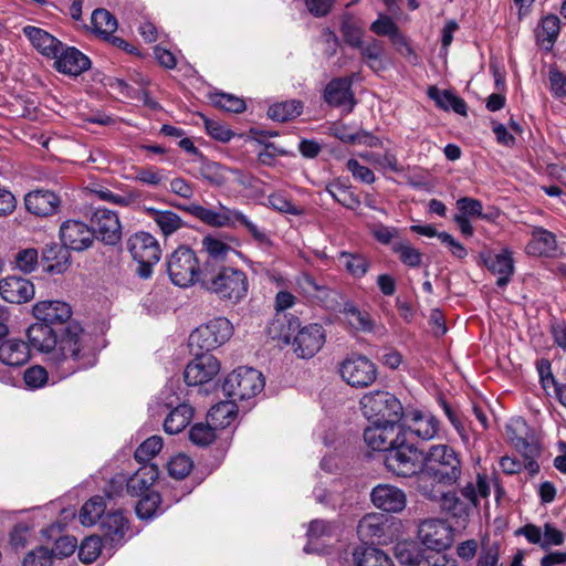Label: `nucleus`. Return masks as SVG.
<instances>
[{"label": "nucleus", "instance_id": "nucleus-1", "mask_svg": "<svg viewBox=\"0 0 566 566\" xmlns=\"http://www.w3.org/2000/svg\"><path fill=\"white\" fill-rule=\"evenodd\" d=\"M29 347L49 355V361L61 378L92 367L95 355L90 335L76 323L69 324L57 337L53 326L36 322L27 329Z\"/></svg>", "mask_w": 566, "mask_h": 566}, {"label": "nucleus", "instance_id": "nucleus-2", "mask_svg": "<svg viewBox=\"0 0 566 566\" xmlns=\"http://www.w3.org/2000/svg\"><path fill=\"white\" fill-rule=\"evenodd\" d=\"M464 471L460 451L447 443L432 444L422 453L413 488L423 497H437L441 489L459 486Z\"/></svg>", "mask_w": 566, "mask_h": 566}, {"label": "nucleus", "instance_id": "nucleus-3", "mask_svg": "<svg viewBox=\"0 0 566 566\" xmlns=\"http://www.w3.org/2000/svg\"><path fill=\"white\" fill-rule=\"evenodd\" d=\"M201 286L221 301L235 305L247 297L249 280L240 269L224 265L210 269L208 262L202 270Z\"/></svg>", "mask_w": 566, "mask_h": 566}, {"label": "nucleus", "instance_id": "nucleus-4", "mask_svg": "<svg viewBox=\"0 0 566 566\" xmlns=\"http://www.w3.org/2000/svg\"><path fill=\"white\" fill-rule=\"evenodd\" d=\"M359 407L368 421L399 423L403 418L400 400L387 390H371L361 396Z\"/></svg>", "mask_w": 566, "mask_h": 566}, {"label": "nucleus", "instance_id": "nucleus-5", "mask_svg": "<svg viewBox=\"0 0 566 566\" xmlns=\"http://www.w3.org/2000/svg\"><path fill=\"white\" fill-rule=\"evenodd\" d=\"M397 443L384 457L386 469L397 476H415L421 469L418 449L411 440H405L403 433H397Z\"/></svg>", "mask_w": 566, "mask_h": 566}, {"label": "nucleus", "instance_id": "nucleus-6", "mask_svg": "<svg viewBox=\"0 0 566 566\" xmlns=\"http://www.w3.org/2000/svg\"><path fill=\"white\" fill-rule=\"evenodd\" d=\"M167 272L170 281L180 287H188L201 282L202 271L195 251L188 247L177 248L167 259Z\"/></svg>", "mask_w": 566, "mask_h": 566}, {"label": "nucleus", "instance_id": "nucleus-7", "mask_svg": "<svg viewBox=\"0 0 566 566\" xmlns=\"http://www.w3.org/2000/svg\"><path fill=\"white\" fill-rule=\"evenodd\" d=\"M264 385V377L259 370L243 366L226 377L222 390L233 401L245 400L261 392Z\"/></svg>", "mask_w": 566, "mask_h": 566}, {"label": "nucleus", "instance_id": "nucleus-8", "mask_svg": "<svg viewBox=\"0 0 566 566\" xmlns=\"http://www.w3.org/2000/svg\"><path fill=\"white\" fill-rule=\"evenodd\" d=\"M126 248L133 259L138 263L137 274L142 279H149L153 268L161 255L160 245L155 237L148 232H137L129 237Z\"/></svg>", "mask_w": 566, "mask_h": 566}, {"label": "nucleus", "instance_id": "nucleus-9", "mask_svg": "<svg viewBox=\"0 0 566 566\" xmlns=\"http://www.w3.org/2000/svg\"><path fill=\"white\" fill-rule=\"evenodd\" d=\"M232 324L226 317H218L209 321L207 324L197 327L189 336V347L191 350H199L209 354L218 348L232 335Z\"/></svg>", "mask_w": 566, "mask_h": 566}, {"label": "nucleus", "instance_id": "nucleus-10", "mask_svg": "<svg viewBox=\"0 0 566 566\" xmlns=\"http://www.w3.org/2000/svg\"><path fill=\"white\" fill-rule=\"evenodd\" d=\"M339 374L344 381L354 388H367L377 379V367L366 356L352 355L339 365Z\"/></svg>", "mask_w": 566, "mask_h": 566}, {"label": "nucleus", "instance_id": "nucleus-11", "mask_svg": "<svg viewBox=\"0 0 566 566\" xmlns=\"http://www.w3.org/2000/svg\"><path fill=\"white\" fill-rule=\"evenodd\" d=\"M397 433H403L405 440L415 436L421 440L433 439L439 431V420L431 413H423L418 409H407L398 423Z\"/></svg>", "mask_w": 566, "mask_h": 566}, {"label": "nucleus", "instance_id": "nucleus-12", "mask_svg": "<svg viewBox=\"0 0 566 566\" xmlns=\"http://www.w3.org/2000/svg\"><path fill=\"white\" fill-rule=\"evenodd\" d=\"M418 537L427 546L426 549L441 552L451 546L453 533L451 526L443 520L429 518L419 525Z\"/></svg>", "mask_w": 566, "mask_h": 566}, {"label": "nucleus", "instance_id": "nucleus-13", "mask_svg": "<svg viewBox=\"0 0 566 566\" xmlns=\"http://www.w3.org/2000/svg\"><path fill=\"white\" fill-rule=\"evenodd\" d=\"M93 238L105 244L114 245L122 238V226L116 212L106 208H96L91 216Z\"/></svg>", "mask_w": 566, "mask_h": 566}, {"label": "nucleus", "instance_id": "nucleus-14", "mask_svg": "<svg viewBox=\"0 0 566 566\" xmlns=\"http://www.w3.org/2000/svg\"><path fill=\"white\" fill-rule=\"evenodd\" d=\"M195 358L186 366L184 378L188 386H198L210 381L220 370L218 359L211 354L191 350Z\"/></svg>", "mask_w": 566, "mask_h": 566}, {"label": "nucleus", "instance_id": "nucleus-15", "mask_svg": "<svg viewBox=\"0 0 566 566\" xmlns=\"http://www.w3.org/2000/svg\"><path fill=\"white\" fill-rule=\"evenodd\" d=\"M325 343V332L319 324L303 326L293 339V349L300 358H312Z\"/></svg>", "mask_w": 566, "mask_h": 566}, {"label": "nucleus", "instance_id": "nucleus-16", "mask_svg": "<svg viewBox=\"0 0 566 566\" xmlns=\"http://www.w3.org/2000/svg\"><path fill=\"white\" fill-rule=\"evenodd\" d=\"M370 501L378 510L387 513H400L407 505V495L398 486L380 483L373 488Z\"/></svg>", "mask_w": 566, "mask_h": 566}, {"label": "nucleus", "instance_id": "nucleus-17", "mask_svg": "<svg viewBox=\"0 0 566 566\" xmlns=\"http://www.w3.org/2000/svg\"><path fill=\"white\" fill-rule=\"evenodd\" d=\"M60 239L66 249L84 251L94 241L92 229L82 221L66 220L60 227Z\"/></svg>", "mask_w": 566, "mask_h": 566}, {"label": "nucleus", "instance_id": "nucleus-18", "mask_svg": "<svg viewBox=\"0 0 566 566\" xmlns=\"http://www.w3.org/2000/svg\"><path fill=\"white\" fill-rule=\"evenodd\" d=\"M364 431V440L366 444L375 451H384L385 453L394 447L397 439L398 423L369 421Z\"/></svg>", "mask_w": 566, "mask_h": 566}, {"label": "nucleus", "instance_id": "nucleus-19", "mask_svg": "<svg viewBox=\"0 0 566 566\" xmlns=\"http://www.w3.org/2000/svg\"><path fill=\"white\" fill-rule=\"evenodd\" d=\"M53 59L57 72L72 76H78L91 67V60L85 54L76 48L65 46L63 43L60 53Z\"/></svg>", "mask_w": 566, "mask_h": 566}, {"label": "nucleus", "instance_id": "nucleus-20", "mask_svg": "<svg viewBox=\"0 0 566 566\" xmlns=\"http://www.w3.org/2000/svg\"><path fill=\"white\" fill-rule=\"evenodd\" d=\"M184 211L193 216L201 222L217 228H224L232 226V218L235 209H230L223 205H219L217 210L209 209L197 203H190L187 206H180Z\"/></svg>", "mask_w": 566, "mask_h": 566}, {"label": "nucleus", "instance_id": "nucleus-21", "mask_svg": "<svg viewBox=\"0 0 566 566\" xmlns=\"http://www.w3.org/2000/svg\"><path fill=\"white\" fill-rule=\"evenodd\" d=\"M25 209L36 217H50L59 212L61 199L50 190H34L24 197Z\"/></svg>", "mask_w": 566, "mask_h": 566}, {"label": "nucleus", "instance_id": "nucleus-22", "mask_svg": "<svg viewBox=\"0 0 566 566\" xmlns=\"http://www.w3.org/2000/svg\"><path fill=\"white\" fill-rule=\"evenodd\" d=\"M297 285L305 296L316 300L326 308L335 310L338 304V293L335 290L318 283L315 277L307 273H303L297 279Z\"/></svg>", "mask_w": 566, "mask_h": 566}, {"label": "nucleus", "instance_id": "nucleus-23", "mask_svg": "<svg viewBox=\"0 0 566 566\" xmlns=\"http://www.w3.org/2000/svg\"><path fill=\"white\" fill-rule=\"evenodd\" d=\"M0 295L12 304L25 303L34 296V285L21 276H8L0 280Z\"/></svg>", "mask_w": 566, "mask_h": 566}, {"label": "nucleus", "instance_id": "nucleus-24", "mask_svg": "<svg viewBox=\"0 0 566 566\" xmlns=\"http://www.w3.org/2000/svg\"><path fill=\"white\" fill-rule=\"evenodd\" d=\"M33 315L40 323H46L50 326L62 325L72 316L71 306L61 301H40L33 306Z\"/></svg>", "mask_w": 566, "mask_h": 566}, {"label": "nucleus", "instance_id": "nucleus-25", "mask_svg": "<svg viewBox=\"0 0 566 566\" xmlns=\"http://www.w3.org/2000/svg\"><path fill=\"white\" fill-rule=\"evenodd\" d=\"M128 530V520L120 510L107 512L101 521L102 536L109 547L122 545Z\"/></svg>", "mask_w": 566, "mask_h": 566}, {"label": "nucleus", "instance_id": "nucleus-26", "mask_svg": "<svg viewBox=\"0 0 566 566\" xmlns=\"http://www.w3.org/2000/svg\"><path fill=\"white\" fill-rule=\"evenodd\" d=\"M352 82L345 77L332 80L325 87L324 99L333 107H347L352 112L356 102L352 92Z\"/></svg>", "mask_w": 566, "mask_h": 566}, {"label": "nucleus", "instance_id": "nucleus-27", "mask_svg": "<svg viewBox=\"0 0 566 566\" xmlns=\"http://www.w3.org/2000/svg\"><path fill=\"white\" fill-rule=\"evenodd\" d=\"M22 32L32 46L43 56L50 59L56 57V54L60 53L62 49V42L41 28L25 25Z\"/></svg>", "mask_w": 566, "mask_h": 566}, {"label": "nucleus", "instance_id": "nucleus-28", "mask_svg": "<svg viewBox=\"0 0 566 566\" xmlns=\"http://www.w3.org/2000/svg\"><path fill=\"white\" fill-rule=\"evenodd\" d=\"M483 262L490 272L499 275L496 280L499 287L503 289L511 282L514 274V260L509 249H504L495 255L483 258Z\"/></svg>", "mask_w": 566, "mask_h": 566}, {"label": "nucleus", "instance_id": "nucleus-29", "mask_svg": "<svg viewBox=\"0 0 566 566\" xmlns=\"http://www.w3.org/2000/svg\"><path fill=\"white\" fill-rule=\"evenodd\" d=\"M532 239L525 247V252L532 256H555L557 253V241L553 232L535 227L531 232Z\"/></svg>", "mask_w": 566, "mask_h": 566}, {"label": "nucleus", "instance_id": "nucleus-30", "mask_svg": "<svg viewBox=\"0 0 566 566\" xmlns=\"http://www.w3.org/2000/svg\"><path fill=\"white\" fill-rule=\"evenodd\" d=\"M30 359V347L22 339L10 338L0 344V361L9 367H20Z\"/></svg>", "mask_w": 566, "mask_h": 566}, {"label": "nucleus", "instance_id": "nucleus-31", "mask_svg": "<svg viewBox=\"0 0 566 566\" xmlns=\"http://www.w3.org/2000/svg\"><path fill=\"white\" fill-rule=\"evenodd\" d=\"M196 177L207 181L212 187H222L229 179L231 170L219 163L211 161L200 156L196 166Z\"/></svg>", "mask_w": 566, "mask_h": 566}, {"label": "nucleus", "instance_id": "nucleus-32", "mask_svg": "<svg viewBox=\"0 0 566 566\" xmlns=\"http://www.w3.org/2000/svg\"><path fill=\"white\" fill-rule=\"evenodd\" d=\"M157 478V467L154 464H144L127 480V493L132 496H142L150 489Z\"/></svg>", "mask_w": 566, "mask_h": 566}, {"label": "nucleus", "instance_id": "nucleus-33", "mask_svg": "<svg viewBox=\"0 0 566 566\" xmlns=\"http://www.w3.org/2000/svg\"><path fill=\"white\" fill-rule=\"evenodd\" d=\"M356 566H394L389 555L376 546H358L353 553Z\"/></svg>", "mask_w": 566, "mask_h": 566}, {"label": "nucleus", "instance_id": "nucleus-34", "mask_svg": "<svg viewBox=\"0 0 566 566\" xmlns=\"http://www.w3.org/2000/svg\"><path fill=\"white\" fill-rule=\"evenodd\" d=\"M238 413V407L235 401H221L210 408L207 415V420L212 427L218 429H224L231 424Z\"/></svg>", "mask_w": 566, "mask_h": 566}, {"label": "nucleus", "instance_id": "nucleus-35", "mask_svg": "<svg viewBox=\"0 0 566 566\" xmlns=\"http://www.w3.org/2000/svg\"><path fill=\"white\" fill-rule=\"evenodd\" d=\"M193 418V408L188 403L178 405L165 418L164 430L169 434L181 432Z\"/></svg>", "mask_w": 566, "mask_h": 566}, {"label": "nucleus", "instance_id": "nucleus-36", "mask_svg": "<svg viewBox=\"0 0 566 566\" xmlns=\"http://www.w3.org/2000/svg\"><path fill=\"white\" fill-rule=\"evenodd\" d=\"M148 216L154 220L165 237H169L185 226L182 219L174 211L146 208Z\"/></svg>", "mask_w": 566, "mask_h": 566}, {"label": "nucleus", "instance_id": "nucleus-37", "mask_svg": "<svg viewBox=\"0 0 566 566\" xmlns=\"http://www.w3.org/2000/svg\"><path fill=\"white\" fill-rule=\"evenodd\" d=\"M428 96L436 102L437 106L443 111L452 109L459 115L467 114V104L465 102L452 94L450 91H441L436 86H430L428 88Z\"/></svg>", "mask_w": 566, "mask_h": 566}, {"label": "nucleus", "instance_id": "nucleus-38", "mask_svg": "<svg viewBox=\"0 0 566 566\" xmlns=\"http://www.w3.org/2000/svg\"><path fill=\"white\" fill-rule=\"evenodd\" d=\"M426 551L415 541H400L394 547L397 560L406 566H418Z\"/></svg>", "mask_w": 566, "mask_h": 566}, {"label": "nucleus", "instance_id": "nucleus-39", "mask_svg": "<svg viewBox=\"0 0 566 566\" xmlns=\"http://www.w3.org/2000/svg\"><path fill=\"white\" fill-rule=\"evenodd\" d=\"M560 31V20L556 14H547L542 18L536 29L537 41L549 50L553 48Z\"/></svg>", "mask_w": 566, "mask_h": 566}, {"label": "nucleus", "instance_id": "nucleus-40", "mask_svg": "<svg viewBox=\"0 0 566 566\" xmlns=\"http://www.w3.org/2000/svg\"><path fill=\"white\" fill-rule=\"evenodd\" d=\"M43 261L48 262L46 271L62 273L67 268L69 252L63 245L56 243L46 244L42 251Z\"/></svg>", "mask_w": 566, "mask_h": 566}, {"label": "nucleus", "instance_id": "nucleus-41", "mask_svg": "<svg viewBox=\"0 0 566 566\" xmlns=\"http://www.w3.org/2000/svg\"><path fill=\"white\" fill-rule=\"evenodd\" d=\"M461 496L465 500L469 506L478 507L480 497H488L490 495V485L484 474L478 473L476 483L468 482L459 490Z\"/></svg>", "mask_w": 566, "mask_h": 566}, {"label": "nucleus", "instance_id": "nucleus-42", "mask_svg": "<svg viewBox=\"0 0 566 566\" xmlns=\"http://www.w3.org/2000/svg\"><path fill=\"white\" fill-rule=\"evenodd\" d=\"M431 501H440L443 510L448 511L455 517H467L470 513L471 507L469 504L461 500L457 492L444 491L441 489V495L437 497H427Z\"/></svg>", "mask_w": 566, "mask_h": 566}, {"label": "nucleus", "instance_id": "nucleus-43", "mask_svg": "<svg viewBox=\"0 0 566 566\" xmlns=\"http://www.w3.org/2000/svg\"><path fill=\"white\" fill-rule=\"evenodd\" d=\"M336 530H337V526L333 522H328L325 520H318V518L313 520L308 525V530H307L308 543L305 545L304 551L306 553L313 552L314 549L311 547L312 544H314L321 539L324 541V539L333 537L336 533Z\"/></svg>", "mask_w": 566, "mask_h": 566}, {"label": "nucleus", "instance_id": "nucleus-44", "mask_svg": "<svg viewBox=\"0 0 566 566\" xmlns=\"http://www.w3.org/2000/svg\"><path fill=\"white\" fill-rule=\"evenodd\" d=\"M391 251L399 256L400 262L406 266L416 269L422 263V252L406 239L395 241Z\"/></svg>", "mask_w": 566, "mask_h": 566}, {"label": "nucleus", "instance_id": "nucleus-45", "mask_svg": "<svg viewBox=\"0 0 566 566\" xmlns=\"http://www.w3.org/2000/svg\"><path fill=\"white\" fill-rule=\"evenodd\" d=\"M91 23L93 31L104 39H109L118 27L116 18L106 9L94 10Z\"/></svg>", "mask_w": 566, "mask_h": 566}, {"label": "nucleus", "instance_id": "nucleus-46", "mask_svg": "<svg viewBox=\"0 0 566 566\" xmlns=\"http://www.w3.org/2000/svg\"><path fill=\"white\" fill-rule=\"evenodd\" d=\"M106 510V504L101 496H93L82 506L78 520L84 526H92L97 521H102Z\"/></svg>", "mask_w": 566, "mask_h": 566}, {"label": "nucleus", "instance_id": "nucleus-47", "mask_svg": "<svg viewBox=\"0 0 566 566\" xmlns=\"http://www.w3.org/2000/svg\"><path fill=\"white\" fill-rule=\"evenodd\" d=\"M303 111V104L300 101L291 99L273 104L268 109V115L273 120L287 122L300 116Z\"/></svg>", "mask_w": 566, "mask_h": 566}, {"label": "nucleus", "instance_id": "nucleus-48", "mask_svg": "<svg viewBox=\"0 0 566 566\" xmlns=\"http://www.w3.org/2000/svg\"><path fill=\"white\" fill-rule=\"evenodd\" d=\"M338 262L352 276L356 279L363 277L370 266V263L365 255L358 253H349L346 251H343L338 254Z\"/></svg>", "mask_w": 566, "mask_h": 566}, {"label": "nucleus", "instance_id": "nucleus-49", "mask_svg": "<svg viewBox=\"0 0 566 566\" xmlns=\"http://www.w3.org/2000/svg\"><path fill=\"white\" fill-rule=\"evenodd\" d=\"M370 31L380 36H388L394 44H406L399 28L388 15L379 14L378 19L371 23Z\"/></svg>", "mask_w": 566, "mask_h": 566}, {"label": "nucleus", "instance_id": "nucleus-50", "mask_svg": "<svg viewBox=\"0 0 566 566\" xmlns=\"http://www.w3.org/2000/svg\"><path fill=\"white\" fill-rule=\"evenodd\" d=\"M231 227L244 228L260 245L268 247L272 244V241L268 235L266 231L260 228L254 222H252L245 214H243L239 210H234Z\"/></svg>", "mask_w": 566, "mask_h": 566}, {"label": "nucleus", "instance_id": "nucleus-51", "mask_svg": "<svg viewBox=\"0 0 566 566\" xmlns=\"http://www.w3.org/2000/svg\"><path fill=\"white\" fill-rule=\"evenodd\" d=\"M109 546L103 536H88L78 547V557L85 564H91L99 556L103 548Z\"/></svg>", "mask_w": 566, "mask_h": 566}, {"label": "nucleus", "instance_id": "nucleus-52", "mask_svg": "<svg viewBox=\"0 0 566 566\" xmlns=\"http://www.w3.org/2000/svg\"><path fill=\"white\" fill-rule=\"evenodd\" d=\"M332 198L347 209H356L360 205L359 198L339 181L331 182L325 189Z\"/></svg>", "mask_w": 566, "mask_h": 566}, {"label": "nucleus", "instance_id": "nucleus-53", "mask_svg": "<svg viewBox=\"0 0 566 566\" xmlns=\"http://www.w3.org/2000/svg\"><path fill=\"white\" fill-rule=\"evenodd\" d=\"M160 495L157 492H149L142 495L135 506L136 514L142 520H149L161 512L159 504Z\"/></svg>", "mask_w": 566, "mask_h": 566}, {"label": "nucleus", "instance_id": "nucleus-54", "mask_svg": "<svg viewBox=\"0 0 566 566\" xmlns=\"http://www.w3.org/2000/svg\"><path fill=\"white\" fill-rule=\"evenodd\" d=\"M202 248L209 258L206 264L209 262L210 268L213 266L212 262L224 260L229 252L232 250L230 245L212 237H206L203 239Z\"/></svg>", "mask_w": 566, "mask_h": 566}, {"label": "nucleus", "instance_id": "nucleus-55", "mask_svg": "<svg viewBox=\"0 0 566 566\" xmlns=\"http://www.w3.org/2000/svg\"><path fill=\"white\" fill-rule=\"evenodd\" d=\"M216 429L208 421L198 422L189 430V440L198 447H207L216 439Z\"/></svg>", "mask_w": 566, "mask_h": 566}, {"label": "nucleus", "instance_id": "nucleus-56", "mask_svg": "<svg viewBox=\"0 0 566 566\" xmlns=\"http://www.w3.org/2000/svg\"><path fill=\"white\" fill-rule=\"evenodd\" d=\"M357 533L361 538L380 537L384 534L380 517L376 514L365 515L357 525Z\"/></svg>", "mask_w": 566, "mask_h": 566}, {"label": "nucleus", "instance_id": "nucleus-57", "mask_svg": "<svg viewBox=\"0 0 566 566\" xmlns=\"http://www.w3.org/2000/svg\"><path fill=\"white\" fill-rule=\"evenodd\" d=\"M163 448V439L159 436H153L146 439L135 451V459L139 463L150 461Z\"/></svg>", "mask_w": 566, "mask_h": 566}, {"label": "nucleus", "instance_id": "nucleus-58", "mask_svg": "<svg viewBox=\"0 0 566 566\" xmlns=\"http://www.w3.org/2000/svg\"><path fill=\"white\" fill-rule=\"evenodd\" d=\"M343 313L348 319V323L356 329L370 331L373 328V322L369 315L365 312L359 311L353 304H345Z\"/></svg>", "mask_w": 566, "mask_h": 566}, {"label": "nucleus", "instance_id": "nucleus-59", "mask_svg": "<svg viewBox=\"0 0 566 566\" xmlns=\"http://www.w3.org/2000/svg\"><path fill=\"white\" fill-rule=\"evenodd\" d=\"M212 102L214 106L230 113H242L245 109V102L231 94L216 93Z\"/></svg>", "mask_w": 566, "mask_h": 566}, {"label": "nucleus", "instance_id": "nucleus-60", "mask_svg": "<svg viewBox=\"0 0 566 566\" xmlns=\"http://www.w3.org/2000/svg\"><path fill=\"white\" fill-rule=\"evenodd\" d=\"M39 263V253L36 249L28 248L20 250L14 256L15 268L23 273L33 272Z\"/></svg>", "mask_w": 566, "mask_h": 566}, {"label": "nucleus", "instance_id": "nucleus-61", "mask_svg": "<svg viewBox=\"0 0 566 566\" xmlns=\"http://www.w3.org/2000/svg\"><path fill=\"white\" fill-rule=\"evenodd\" d=\"M135 179L147 186L158 187L167 179V176L164 169L150 166L137 168Z\"/></svg>", "mask_w": 566, "mask_h": 566}, {"label": "nucleus", "instance_id": "nucleus-62", "mask_svg": "<svg viewBox=\"0 0 566 566\" xmlns=\"http://www.w3.org/2000/svg\"><path fill=\"white\" fill-rule=\"evenodd\" d=\"M370 233L373 238L385 245H392V243L399 240L400 230L396 227H389L384 223H374L370 226Z\"/></svg>", "mask_w": 566, "mask_h": 566}, {"label": "nucleus", "instance_id": "nucleus-63", "mask_svg": "<svg viewBox=\"0 0 566 566\" xmlns=\"http://www.w3.org/2000/svg\"><path fill=\"white\" fill-rule=\"evenodd\" d=\"M167 469L170 476L181 480L190 473L192 460L186 454H177L170 459Z\"/></svg>", "mask_w": 566, "mask_h": 566}, {"label": "nucleus", "instance_id": "nucleus-64", "mask_svg": "<svg viewBox=\"0 0 566 566\" xmlns=\"http://www.w3.org/2000/svg\"><path fill=\"white\" fill-rule=\"evenodd\" d=\"M52 562V552L44 546H39L24 556L22 566H51Z\"/></svg>", "mask_w": 566, "mask_h": 566}]
</instances>
